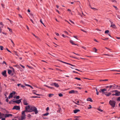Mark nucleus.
Here are the masks:
<instances>
[{
    "label": "nucleus",
    "instance_id": "3c124183",
    "mask_svg": "<svg viewBox=\"0 0 120 120\" xmlns=\"http://www.w3.org/2000/svg\"><path fill=\"white\" fill-rule=\"evenodd\" d=\"M116 90H113L111 91L112 93H114V92L115 93L116 92Z\"/></svg>",
    "mask_w": 120,
    "mask_h": 120
},
{
    "label": "nucleus",
    "instance_id": "f704fd0d",
    "mask_svg": "<svg viewBox=\"0 0 120 120\" xmlns=\"http://www.w3.org/2000/svg\"><path fill=\"white\" fill-rule=\"evenodd\" d=\"M63 95L61 93H60L59 94V97H61L63 96Z\"/></svg>",
    "mask_w": 120,
    "mask_h": 120
},
{
    "label": "nucleus",
    "instance_id": "412c9836",
    "mask_svg": "<svg viewBox=\"0 0 120 120\" xmlns=\"http://www.w3.org/2000/svg\"><path fill=\"white\" fill-rule=\"evenodd\" d=\"M80 117V116H75L74 117V118H76L74 120H79V118Z\"/></svg>",
    "mask_w": 120,
    "mask_h": 120
},
{
    "label": "nucleus",
    "instance_id": "20e7f679",
    "mask_svg": "<svg viewBox=\"0 0 120 120\" xmlns=\"http://www.w3.org/2000/svg\"><path fill=\"white\" fill-rule=\"evenodd\" d=\"M116 103L115 101H114L110 100L109 101V104L113 107H115Z\"/></svg>",
    "mask_w": 120,
    "mask_h": 120
},
{
    "label": "nucleus",
    "instance_id": "473e14b6",
    "mask_svg": "<svg viewBox=\"0 0 120 120\" xmlns=\"http://www.w3.org/2000/svg\"><path fill=\"white\" fill-rule=\"evenodd\" d=\"M31 98H40V97L36 96H33L31 97Z\"/></svg>",
    "mask_w": 120,
    "mask_h": 120
},
{
    "label": "nucleus",
    "instance_id": "5701e85b",
    "mask_svg": "<svg viewBox=\"0 0 120 120\" xmlns=\"http://www.w3.org/2000/svg\"><path fill=\"white\" fill-rule=\"evenodd\" d=\"M111 94V93L110 92L107 93L105 94V95L107 96L108 97Z\"/></svg>",
    "mask_w": 120,
    "mask_h": 120
},
{
    "label": "nucleus",
    "instance_id": "cd10ccee",
    "mask_svg": "<svg viewBox=\"0 0 120 120\" xmlns=\"http://www.w3.org/2000/svg\"><path fill=\"white\" fill-rule=\"evenodd\" d=\"M49 114V113L48 112H47L45 114H43V115L44 116H47Z\"/></svg>",
    "mask_w": 120,
    "mask_h": 120
},
{
    "label": "nucleus",
    "instance_id": "864d4df0",
    "mask_svg": "<svg viewBox=\"0 0 120 120\" xmlns=\"http://www.w3.org/2000/svg\"><path fill=\"white\" fill-rule=\"evenodd\" d=\"M73 53L76 54V55H77V56H80V55L78 54H77V53H76L74 52H73Z\"/></svg>",
    "mask_w": 120,
    "mask_h": 120
},
{
    "label": "nucleus",
    "instance_id": "6e6552de",
    "mask_svg": "<svg viewBox=\"0 0 120 120\" xmlns=\"http://www.w3.org/2000/svg\"><path fill=\"white\" fill-rule=\"evenodd\" d=\"M78 93L77 91H75L74 90H71L69 92V94H76Z\"/></svg>",
    "mask_w": 120,
    "mask_h": 120
},
{
    "label": "nucleus",
    "instance_id": "13d9d810",
    "mask_svg": "<svg viewBox=\"0 0 120 120\" xmlns=\"http://www.w3.org/2000/svg\"><path fill=\"white\" fill-rule=\"evenodd\" d=\"M70 57H72L73 58H75V59H77V58L76 57H74V56H70Z\"/></svg>",
    "mask_w": 120,
    "mask_h": 120
},
{
    "label": "nucleus",
    "instance_id": "f03ea898",
    "mask_svg": "<svg viewBox=\"0 0 120 120\" xmlns=\"http://www.w3.org/2000/svg\"><path fill=\"white\" fill-rule=\"evenodd\" d=\"M31 105H28L25 107V110L24 111L26 112H30Z\"/></svg>",
    "mask_w": 120,
    "mask_h": 120
},
{
    "label": "nucleus",
    "instance_id": "39448f33",
    "mask_svg": "<svg viewBox=\"0 0 120 120\" xmlns=\"http://www.w3.org/2000/svg\"><path fill=\"white\" fill-rule=\"evenodd\" d=\"M16 92L15 91H13L12 93H11L9 94L8 97V98L9 99L12 98L13 96V94L14 95L15 94Z\"/></svg>",
    "mask_w": 120,
    "mask_h": 120
},
{
    "label": "nucleus",
    "instance_id": "aec40b11",
    "mask_svg": "<svg viewBox=\"0 0 120 120\" xmlns=\"http://www.w3.org/2000/svg\"><path fill=\"white\" fill-rule=\"evenodd\" d=\"M22 100V99H20L19 100H17V103L18 104H19L21 102V101Z\"/></svg>",
    "mask_w": 120,
    "mask_h": 120
},
{
    "label": "nucleus",
    "instance_id": "423d86ee",
    "mask_svg": "<svg viewBox=\"0 0 120 120\" xmlns=\"http://www.w3.org/2000/svg\"><path fill=\"white\" fill-rule=\"evenodd\" d=\"M109 21L110 22L111 25H110V27H112L113 28H115L116 26L114 24V23L112 22H111L110 21V20H109Z\"/></svg>",
    "mask_w": 120,
    "mask_h": 120
},
{
    "label": "nucleus",
    "instance_id": "6e6d98bb",
    "mask_svg": "<svg viewBox=\"0 0 120 120\" xmlns=\"http://www.w3.org/2000/svg\"><path fill=\"white\" fill-rule=\"evenodd\" d=\"M53 56H54L55 57H56V55H55V54H53V55H52Z\"/></svg>",
    "mask_w": 120,
    "mask_h": 120
},
{
    "label": "nucleus",
    "instance_id": "e433bc0d",
    "mask_svg": "<svg viewBox=\"0 0 120 120\" xmlns=\"http://www.w3.org/2000/svg\"><path fill=\"white\" fill-rule=\"evenodd\" d=\"M75 79H77L79 80H81V79L80 78H78L77 77H75Z\"/></svg>",
    "mask_w": 120,
    "mask_h": 120
},
{
    "label": "nucleus",
    "instance_id": "4d7b16f0",
    "mask_svg": "<svg viewBox=\"0 0 120 120\" xmlns=\"http://www.w3.org/2000/svg\"><path fill=\"white\" fill-rule=\"evenodd\" d=\"M20 66H21V67H22V68H25V67H24V66H23V65H21V64H20Z\"/></svg>",
    "mask_w": 120,
    "mask_h": 120
},
{
    "label": "nucleus",
    "instance_id": "a19ab883",
    "mask_svg": "<svg viewBox=\"0 0 120 120\" xmlns=\"http://www.w3.org/2000/svg\"><path fill=\"white\" fill-rule=\"evenodd\" d=\"M31 116V115L30 114H28L27 115V116L29 118H30V117Z\"/></svg>",
    "mask_w": 120,
    "mask_h": 120
},
{
    "label": "nucleus",
    "instance_id": "e2e57ef3",
    "mask_svg": "<svg viewBox=\"0 0 120 120\" xmlns=\"http://www.w3.org/2000/svg\"><path fill=\"white\" fill-rule=\"evenodd\" d=\"M49 109V107H47L46 109V110L47 111H48V110Z\"/></svg>",
    "mask_w": 120,
    "mask_h": 120
},
{
    "label": "nucleus",
    "instance_id": "b1692460",
    "mask_svg": "<svg viewBox=\"0 0 120 120\" xmlns=\"http://www.w3.org/2000/svg\"><path fill=\"white\" fill-rule=\"evenodd\" d=\"M4 26V25L2 22H0V27H3Z\"/></svg>",
    "mask_w": 120,
    "mask_h": 120
},
{
    "label": "nucleus",
    "instance_id": "09e8293b",
    "mask_svg": "<svg viewBox=\"0 0 120 120\" xmlns=\"http://www.w3.org/2000/svg\"><path fill=\"white\" fill-rule=\"evenodd\" d=\"M81 31H83V32H85V33H86V30H83V29H81Z\"/></svg>",
    "mask_w": 120,
    "mask_h": 120
},
{
    "label": "nucleus",
    "instance_id": "a18cd8bd",
    "mask_svg": "<svg viewBox=\"0 0 120 120\" xmlns=\"http://www.w3.org/2000/svg\"><path fill=\"white\" fill-rule=\"evenodd\" d=\"M117 101H120V97H119L117 98Z\"/></svg>",
    "mask_w": 120,
    "mask_h": 120
},
{
    "label": "nucleus",
    "instance_id": "4be33fe9",
    "mask_svg": "<svg viewBox=\"0 0 120 120\" xmlns=\"http://www.w3.org/2000/svg\"><path fill=\"white\" fill-rule=\"evenodd\" d=\"M87 101H89L91 102H92L93 101V100L90 98H88L87 99Z\"/></svg>",
    "mask_w": 120,
    "mask_h": 120
},
{
    "label": "nucleus",
    "instance_id": "052dcab7",
    "mask_svg": "<svg viewBox=\"0 0 120 120\" xmlns=\"http://www.w3.org/2000/svg\"><path fill=\"white\" fill-rule=\"evenodd\" d=\"M69 21L71 22V23H73V24H74V23L72 21H71V20H69Z\"/></svg>",
    "mask_w": 120,
    "mask_h": 120
},
{
    "label": "nucleus",
    "instance_id": "9b49d317",
    "mask_svg": "<svg viewBox=\"0 0 120 120\" xmlns=\"http://www.w3.org/2000/svg\"><path fill=\"white\" fill-rule=\"evenodd\" d=\"M108 35L111 37L110 33L109 32V30H105V36Z\"/></svg>",
    "mask_w": 120,
    "mask_h": 120
},
{
    "label": "nucleus",
    "instance_id": "72a5a7b5",
    "mask_svg": "<svg viewBox=\"0 0 120 120\" xmlns=\"http://www.w3.org/2000/svg\"><path fill=\"white\" fill-rule=\"evenodd\" d=\"M40 22L42 23L45 26V25H44V23H43L42 20L41 19H40Z\"/></svg>",
    "mask_w": 120,
    "mask_h": 120
},
{
    "label": "nucleus",
    "instance_id": "f3484780",
    "mask_svg": "<svg viewBox=\"0 0 120 120\" xmlns=\"http://www.w3.org/2000/svg\"><path fill=\"white\" fill-rule=\"evenodd\" d=\"M54 86L56 87H58L59 86L58 83L55 82L53 83Z\"/></svg>",
    "mask_w": 120,
    "mask_h": 120
},
{
    "label": "nucleus",
    "instance_id": "c85d7f7f",
    "mask_svg": "<svg viewBox=\"0 0 120 120\" xmlns=\"http://www.w3.org/2000/svg\"><path fill=\"white\" fill-rule=\"evenodd\" d=\"M59 110H58L57 111V112H58L60 113V111L61 109L60 107L59 108Z\"/></svg>",
    "mask_w": 120,
    "mask_h": 120
},
{
    "label": "nucleus",
    "instance_id": "7c9ffc66",
    "mask_svg": "<svg viewBox=\"0 0 120 120\" xmlns=\"http://www.w3.org/2000/svg\"><path fill=\"white\" fill-rule=\"evenodd\" d=\"M7 29L9 30L10 32H12V30L11 29H10L9 28V27H8Z\"/></svg>",
    "mask_w": 120,
    "mask_h": 120
},
{
    "label": "nucleus",
    "instance_id": "ea45409f",
    "mask_svg": "<svg viewBox=\"0 0 120 120\" xmlns=\"http://www.w3.org/2000/svg\"><path fill=\"white\" fill-rule=\"evenodd\" d=\"M20 97L19 96H16V98L17 99H19V98Z\"/></svg>",
    "mask_w": 120,
    "mask_h": 120
},
{
    "label": "nucleus",
    "instance_id": "774afa93",
    "mask_svg": "<svg viewBox=\"0 0 120 120\" xmlns=\"http://www.w3.org/2000/svg\"><path fill=\"white\" fill-rule=\"evenodd\" d=\"M73 37L75 38L76 39H78V38H77V36H73Z\"/></svg>",
    "mask_w": 120,
    "mask_h": 120
},
{
    "label": "nucleus",
    "instance_id": "0eeeda50",
    "mask_svg": "<svg viewBox=\"0 0 120 120\" xmlns=\"http://www.w3.org/2000/svg\"><path fill=\"white\" fill-rule=\"evenodd\" d=\"M12 116V115L11 114H4L3 117H4L5 118H6L10 116Z\"/></svg>",
    "mask_w": 120,
    "mask_h": 120
},
{
    "label": "nucleus",
    "instance_id": "4468645a",
    "mask_svg": "<svg viewBox=\"0 0 120 120\" xmlns=\"http://www.w3.org/2000/svg\"><path fill=\"white\" fill-rule=\"evenodd\" d=\"M116 91L115 92L116 96H119L120 95V91H119L117 90H116Z\"/></svg>",
    "mask_w": 120,
    "mask_h": 120
},
{
    "label": "nucleus",
    "instance_id": "bb28decb",
    "mask_svg": "<svg viewBox=\"0 0 120 120\" xmlns=\"http://www.w3.org/2000/svg\"><path fill=\"white\" fill-rule=\"evenodd\" d=\"M8 73L9 74H11V73L12 71L11 70L9 69L8 70Z\"/></svg>",
    "mask_w": 120,
    "mask_h": 120
},
{
    "label": "nucleus",
    "instance_id": "c9c22d12",
    "mask_svg": "<svg viewBox=\"0 0 120 120\" xmlns=\"http://www.w3.org/2000/svg\"><path fill=\"white\" fill-rule=\"evenodd\" d=\"M0 49L1 50H2L3 49V47L2 46H0Z\"/></svg>",
    "mask_w": 120,
    "mask_h": 120
},
{
    "label": "nucleus",
    "instance_id": "de8ad7c7",
    "mask_svg": "<svg viewBox=\"0 0 120 120\" xmlns=\"http://www.w3.org/2000/svg\"><path fill=\"white\" fill-rule=\"evenodd\" d=\"M113 6L116 9V10H118V9L117 8V7L115 6L114 5Z\"/></svg>",
    "mask_w": 120,
    "mask_h": 120
},
{
    "label": "nucleus",
    "instance_id": "393cba45",
    "mask_svg": "<svg viewBox=\"0 0 120 120\" xmlns=\"http://www.w3.org/2000/svg\"><path fill=\"white\" fill-rule=\"evenodd\" d=\"M25 85L26 86H29V87H30L31 89H33V87L29 85L26 84H25Z\"/></svg>",
    "mask_w": 120,
    "mask_h": 120
},
{
    "label": "nucleus",
    "instance_id": "5fc2aeb1",
    "mask_svg": "<svg viewBox=\"0 0 120 120\" xmlns=\"http://www.w3.org/2000/svg\"><path fill=\"white\" fill-rule=\"evenodd\" d=\"M8 19V20H9V21H10V22L11 23V24H12L13 22L12 21H11V20H9V19Z\"/></svg>",
    "mask_w": 120,
    "mask_h": 120
},
{
    "label": "nucleus",
    "instance_id": "7ed1b4c3",
    "mask_svg": "<svg viewBox=\"0 0 120 120\" xmlns=\"http://www.w3.org/2000/svg\"><path fill=\"white\" fill-rule=\"evenodd\" d=\"M25 112H26L23 111L22 112L21 120H23L25 119L26 115Z\"/></svg>",
    "mask_w": 120,
    "mask_h": 120
},
{
    "label": "nucleus",
    "instance_id": "603ef678",
    "mask_svg": "<svg viewBox=\"0 0 120 120\" xmlns=\"http://www.w3.org/2000/svg\"><path fill=\"white\" fill-rule=\"evenodd\" d=\"M55 34L57 36H59V34L58 33H55Z\"/></svg>",
    "mask_w": 120,
    "mask_h": 120
},
{
    "label": "nucleus",
    "instance_id": "58836bf2",
    "mask_svg": "<svg viewBox=\"0 0 120 120\" xmlns=\"http://www.w3.org/2000/svg\"><path fill=\"white\" fill-rule=\"evenodd\" d=\"M96 94L97 95H98L99 94V92L98 91L97 89H96Z\"/></svg>",
    "mask_w": 120,
    "mask_h": 120
},
{
    "label": "nucleus",
    "instance_id": "ddd939ff",
    "mask_svg": "<svg viewBox=\"0 0 120 120\" xmlns=\"http://www.w3.org/2000/svg\"><path fill=\"white\" fill-rule=\"evenodd\" d=\"M105 92V89H100L99 91V92L103 94H104Z\"/></svg>",
    "mask_w": 120,
    "mask_h": 120
},
{
    "label": "nucleus",
    "instance_id": "bf43d9fd",
    "mask_svg": "<svg viewBox=\"0 0 120 120\" xmlns=\"http://www.w3.org/2000/svg\"><path fill=\"white\" fill-rule=\"evenodd\" d=\"M14 66L15 67H16L17 68H20L19 67V66L18 65H15Z\"/></svg>",
    "mask_w": 120,
    "mask_h": 120
},
{
    "label": "nucleus",
    "instance_id": "c03bdc74",
    "mask_svg": "<svg viewBox=\"0 0 120 120\" xmlns=\"http://www.w3.org/2000/svg\"><path fill=\"white\" fill-rule=\"evenodd\" d=\"M97 109L98 110H99V111L101 112H102L103 111L101 109L99 108L98 109Z\"/></svg>",
    "mask_w": 120,
    "mask_h": 120
},
{
    "label": "nucleus",
    "instance_id": "4c0bfd02",
    "mask_svg": "<svg viewBox=\"0 0 120 120\" xmlns=\"http://www.w3.org/2000/svg\"><path fill=\"white\" fill-rule=\"evenodd\" d=\"M53 95V94H50L49 95V97H51Z\"/></svg>",
    "mask_w": 120,
    "mask_h": 120
},
{
    "label": "nucleus",
    "instance_id": "f257e3e1",
    "mask_svg": "<svg viewBox=\"0 0 120 120\" xmlns=\"http://www.w3.org/2000/svg\"><path fill=\"white\" fill-rule=\"evenodd\" d=\"M30 112H34L35 114H36L38 113V111L36 107L33 105H31Z\"/></svg>",
    "mask_w": 120,
    "mask_h": 120
},
{
    "label": "nucleus",
    "instance_id": "2eb2a0df",
    "mask_svg": "<svg viewBox=\"0 0 120 120\" xmlns=\"http://www.w3.org/2000/svg\"><path fill=\"white\" fill-rule=\"evenodd\" d=\"M116 86L115 84L111 85V86H112V89H116L118 86L117 85L116 86Z\"/></svg>",
    "mask_w": 120,
    "mask_h": 120
},
{
    "label": "nucleus",
    "instance_id": "338daca9",
    "mask_svg": "<svg viewBox=\"0 0 120 120\" xmlns=\"http://www.w3.org/2000/svg\"><path fill=\"white\" fill-rule=\"evenodd\" d=\"M2 63L3 64H5L6 65V63L5 61H3Z\"/></svg>",
    "mask_w": 120,
    "mask_h": 120
},
{
    "label": "nucleus",
    "instance_id": "a211bd4d",
    "mask_svg": "<svg viewBox=\"0 0 120 120\" xmlns=\"http://www.w3.org/2000/svg\"><path fill=\"white\" fill-rule=\"evenodd\" d=\"M80 110L79 109H76L74 110V112L75 113H76L78 112H79Z\"/></svg>",
    "mask_w": 120,
    "mask_h": 120
},
{
    "label": "nucleus",
    "instance_id": "37998d69",
    "mask_svg": "<svg viewBox=\"0 0 120 120\" xmlns=\"http://www.w3.org/2000/svg\"><path fill=\"white\" fill-rule=\"evenodd\" d=\"M112 71H116L117 72H120V70H112Z\"/></svg>",
    "mask_w": 120,
    "mask_h": 120
},
{
    "label": "nucleus",
    "instance_id": "69168bd1",
    "mask_svg": "<svg viewBox=\"0 0 120 120\" xmlns=\"http://www.w3.org/2000/svg\"><path fill=\"white\" fill-rule=\"evenodd\" d=\"M49 88L51 89H53L54 88L53 87H51L49 86Z\"/></svg>",
    "mask_w": 120,
    "mask_h": 120
},
{
    "label": "nucleus",
    "instance_id": "2f4dec72",
    "mask_svg": "<svg viewBox=\"0 0 120 120\" xmlns=\"http://www.w3.org/2000/svg\"><path fill=\"white\" fill-rule=\"evenodd\" d=\"M91 8L94 11H97V10H98V9H96V8H93L91 7Z\"/></svg>",
    "mask_w": 120,
    "mask_h": 120
},
{
    "label": "nucleus",
    "instance_id": "0e129e2a",
    "mask_svg": "<svg viewBox=\"0 0 120 120\" xmlns=\"http://www.w3.org/2000/svg\"><path fill=\"white\" fill-rule=\"evenodd\" d=\"M64 32L66 34L68 35V33L66 31H64Z\"/></svg>",
    "mask_w": 120,
    "mask_h": 120
},
{
    "label": "nucleus",
    "instance_id": "680f3d73",
    "mask_svg": "<svg viewBox=\"0 0 120 120\" xmlns=\"http://www.w3.org/2000/svg\"><path fill=\"white\" fill-rule=\"evenodd\" d=\"M33 34V35L36 38H38L37 37V36H36L35 34Z\"/></svg>",
    "mask_w": 120,
    "mask_h": 120
},
{
    "label": "nucleus",
    "instance_id": "f8f14e48",
    "mask_svg": "<svg viewBox=\"0 0 120 120\" xmlns=\"http://www.w3.org/2000/svg\"><path fill=\"white\" fill-rule=\"evenodd\" d=\"M23 104L25 105H27L28 104V103L27 102L26 100L25 99H23Z\"/></svg>",
    "mask_w": 120,
    "mask_h": 120
},
{
    "label": "nucleus",
    "instance_id": "6ab92c4d",
    "mask_svg": "<svg viewBox=\"0 0 120 120\" xmlns=\"http://www.w3.org/2000/svg\"><path fill=\"white\" fill-rule=\"evenodd\" d=\"M70 43H71L72 45H77V44H75L73 42V41L72 40H70Z\"/></svg>",
    "mask_w": 120,
    "mask_h": 120
},
{
    "label": "nucleus",
    "instance_id": "c756f323",
    "mask_svg": "<svg viewBox=\"0 0 120 120\" xmlns=\"http://www.w3.org/2000/svg\"><path fill=\"white\" fill-rule=\"evenodd\" d=\"M37 92V91L35 90H33V94H36V92Z\"/></svg>",
    "mask_w": 120,
    "mask_h": 120
},
{
    "label": "nucleus",
    "instance_id": "9d476101",
    "mask_svg": "<svg viewBox=\"0 0 120 120\" xmlns=\"http://www.w3.org/2000/svg\"><path fill=\"white\" fill-rule=\"evenodd\" d=\"M109 88L108 89V91H109V90H110V89L111 88H112V86H111V85L110 86H105V91L107 90V89H106Z\"/></svg>",
    "mask_w": 120,
    "mask_h": 120
},
{
    "label": "nucleus",
    "instance_id": "49530a36",
    "mask_svg": "<svg viewBox=\"0 0 120 120\" xmlns=\"http://www.w3.org/2000/svg\"><path fill=\"white\" fill-rule=\"evenodd\" d=\"M6 101L7 102H8V98L7 97H6Z\"/></svg>",
    "mask_w": 120,
    "mask_h": 120
},
{
    "label": "nucleus",
    "instance_id": "dca6fc26",
    "mask_svg": "<svg viewBox=\"0 0 120 120\" xmlns=\"http://www.w3.org/2000/svg\"><path fill=\"white\" fill-rule=\"evenodd\" d=\"M2 75L4 76H7V75L6 74V71L5 70L2 73Z\"/></svg>",
    "mask_w": 120,
    "mask_h": 120
},
{
    "label": "nucleus",
    "instance_id": "79ce46f5",
    "mask_svg": "<svg viewBox=\"0 0 120 120\" xmlns=\"http://www.w3.org/2000/svg\"><path fill=\"white\" fill-rule=\"evenodd\" d=\"M111 1L112 2L115 3L116 2V1L115 0H111Z\"/></svg>",
    "mask_w": 120,
    "mask_h": 120
},
{
    "label": "nucleus",
    "instance_id": "8fccbe9b",
    "mask_svg": "<svg viewBox=\"0 0 120 120\" xmlns=\"http://www.w3.org/2000/svg\"><path fill=\"white\" fill-rule=\"evenodd\" d=\"M89 107H88V109H91L92 108V107H91V105H89Z\"/></svg>",
    "mask_w": 120,
    "mask_h": 120
},
{
    "label": "nucleus",
    "instance_id": "1a4fd4ad",
    "mask_svg": "<svg viewBox=\"0 0 120 120\" xmlns=\"http://www.w3.org/2000/svg\"><path fill=\"white\" fill-rule=\"evenodd\" d=\"M20 109V107L19 106H15L12 109H15L16 110H19Z\"/></svg>",
    "mask_w": 120,
    "mask_h": 120
},
{
    "label": "nucleus",
    "instance_id": "a878e982",
    "mask_svg": "<svg viewBox=\"0 0 120 120\" xmlns=\"http://www.w3.org/2000/svg\"><path fill=\"white\" fill-rule=\"evenodd\" d=\"M93 51L95 52H96L97 50V49L95 48L93 49Z\"/></svg>",
    "mask_w": 120,
    "mask_h": 120
}]
</instances>
